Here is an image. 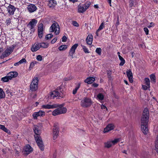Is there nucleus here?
I'll return each instance as SVG.
<instances>
[{
    "instance_id": "4be33fe9",
    "label": "nucleus",
    "mask_w": 158,
    "mask_h": 158,
    "mask_svg": "<svg viewBox=\"0 0 158 158\" xmlns=\"http://www.w3.org/2000/svg\"><path fill=\"white\" fill-rule=\"evenodd\" d=\"M95 81V79L93 77L87 78L85 80V82L88 84H91Z\"/></svg>"
},
{
    "instance_id": "69168bd1",
    "label": "nucleus",
    "mask_w": 158,
    "mask_h": 158,
    "mask_svg": "<svg viewBox=\"0 0 158 158\" xmlns=\"http://www.w3.org/2000/svg\"><path fill=\"white\" fill-rule=\"evenodd\" d=\"M99 31H98V29L96 32V34L97 36H98V32Z\"/></svg>"
},
{
    "instance_id": "a18cd8bd",
    "label": "nucleus",
    "mask_w": 158,
    "mask_h": 158,
    "mask_svg": "<svg viewBox=\"0 0 158 158\" xmlns=\"http://www.w3.org/2000/svg\"><path fill=\"white\" fill-rule=\"evenodd\" d=\"M104 23H102L99 26L98 29V31H100L104 27Z\"/></svg>"
},
{
    "instance_id": "2eb2a0df",
    "label": "nucleus",
    "mask_w": 158,
    "mask_h": 158,
    "mask_svg": "<svg viewBox=\"0 0 158 158\" xmlns=\"http://www.w3.org/2000/svg\"><path fill=\"white\" fill-rule=\"evenodd\" d=\"M40 46L39 43H36L32 46L31 51L32 52H36L40 49Z\"/></svg>"
},
{
    "instance_id": "473e14b6",
    "label": "nucleus",
    "mask_w": 158,
    "mask_h": 158,
    "mask_svg": "<svg viewBox=\"0 0 158 158\" xmlns=\"http://www.w3.org/2000/svg\"><path fill=\"white\" fill-rule=\"evenodd\" d=\"M119 59L121 61V62L119 64V65L120 66H123L125 63V60L123 59V58L121 56H119Z\"/></svg>"
},
{
    "instance_id": "b1692460",
    "label": "nucleus",
    "mask_w": 158,
    "mask_h": 158,
    "mask_svg": "<svg viewBox=\"0 0 158 158\" xmlns=\"http://www.w3.org/2000/svg\"><path fill=\"white\" fill-rule=\"evenodd\" d=\"M104 147L107 148H110L112 145L111 143V141H108L104 143Z\"/></svg>"
},
{
    "instance_id": "1a4fd4ad",
    "label": "nucleus",
    "mask_w": 158,
    "mask_h": 158,
    "mask_svg": "<svg viewBox=\"0 0 158 158\" xmlns=\"http://www.w3.org/2000/svg\"><path fill=\"white\" fill-rule=\"evenodd\" d=\"M78 45V44H75L72 47L69 51V56H71L72 58H74L73 55L74 54L75 52V50Z\"/></svg>"
},
{
    "instance_id": "6ab92c4d",
    "label": "nucleus",
    "mask_w": 158,
    "mask_h": 158,
    "mask_svg": "<svg viewBox=\"0 0 158 158\" xmlns=\"http://www.w3.org/2000/svg\"><path fill=\"white\" fill-rule=\"evenodd\" d=\"M149 118L147 116L142 117L141 119V124L142 127H143V124H148Z\"/></svg>"
},
{
    "instance_id": "49530a36",
    "label": "nucleus",
    "mask_w": 158,
    "mask_h": 158,
    "mask_svg": "<svg viewBox=\"0 0 158 158\" xmlns=\"http://www.w3.org/2000/svg\"><path fill=\"white\" fill-rule=\"evenodd\" d=\"M36 62L35 61H34L31 62L30 64V68H33L35 66V65L36 64Z\"/></svg>"
},
{
    "instance_id": "ddd939ff",
    "label": "nucleus",
    "mask_w": 158,
    "mask_h": 158,
    "mask_svg": "<svg viewBox=\"0 0 158 158\" xmlns=\"http://www.w3.org/2000/svg\"><path fill=\"white\" fill-rule=\"evenodd\" d=\"M27 9L29 12L32 13L36 10L37 8L35 5L31 4L28 5Z\"/></svg>"
},
{
    "instance_id": "bb28decb",
    "label": "nucleus",
    "mask_w": 158,
    "mask_h": 158,
    "mask_svg": "<svg viewBox=\"0 0 158 158\" xmlns=\"http://www.w3.org/2000/svg\"><path fill=\"white\" fill-rule=\"evenodd\" d=\"M147 116L149 118V111L147 109L145 108L143 110V115L142 117Z\"/></svg>"
},
{
    "instance_id": "a878e982",
    "label": "nucleus",
    "mask_w": 158,
    "mask_h": 158,
    "mask_svg": "<svg viewBox=\"0 0 158 158\" xmlns=\"http://www.w3.org/2000/svg\"><path fill=\"white\" fill-rule=\"evenodd\" d=\"M137 2V0H130L129 2V6L130 7L136 5Z\"/></svg>"
},
{
    "instance_id": "680f3d73",
    "label": "nucleus",
    "mask_w": 158,
    "mask_h": 158,
    "mask_svg": "<svg viewBox=\"0 0 158 158\" xmlns=\"http://www.w3.org/2000/svg\"><path fill=\"white\" fill-rule=\"evenodd\" d=\"M19 64H20L19 63H18V62L15 63L14 64V65L15 66H17L19 65Z\"/></svg>"
},
{
    "instance_id": "9d476101",
    "label": "nucleus",
    "mask_w": 158,
    "mask_h": 158,
    "mask_svg": "<svg viewBox=\"0 0 158 158\" xmlns=\"http://www.w3.org/2000/svg\"><path fill=\"white\" fill-rule=\"evenodd\" d=\"M37 23V20L35 19H33L28 23L27 26L31 30H33Z\"/></svg>"
},
{
    "instance_id": "5701e85b",
    "label": "nucleus",
    "mask_w": 158,
    "mask_h": 158,
    "mask_svg": "<svg viewBox=\"0 0 158 158\" xmlns=\"http://www.w3.org/2000/svg\"><path fill=\"white\" fill-rule=\"evenodd\" d=\"M14 47H9L5 50L6 52L7 53V55H9L13 51L14 49Z\"/></svg>"
},
{
    "instance_id": "58836bf2",
    "label": "nucleus",
    "mask_w": 158,
    "mask_h": 158,
    "mask_svg": "<svg viewBox=\"0 0 158 158\" xmlns=\"http://www.w3.org/2000/svg\"><path fill=\"white\" fill-rule=\"evenodd\" d=\"M150 77L151 81H152L154 83L156 82V77L153 74L151 75Z\"/></svg>"
},
{
    "instance_id": "8fccbe9b",
    "label": "nucleus",
    "mask_w": 158,
    "mask_h": 158,
    "mask_svg": "<svg viewBox=\"0 0 158 158\" xmlns=\"http://www.w3.org/2000/svg\"><path fill=\"white\" fill-rule=\"evenodd\" d=\"M72 24L75 27H78L79 25L77 23V22L76 21H73L72 22Z\"/></svg>"
},
{
    "instance_id": "e2e57ef3",
    "label": "nucleus",
    "mask_w": 158,
    "mask_h": 158,
    "mask_svg": "<svg viewBox=\"0 0 158 158\" xmlns=\"http://www.w3.org/2000/svg\"><path fill=\"white\" fill-rule=\"evenodd\" d=\"M70 1L72 2H77V0H69Z\"/></svg>"
},
{
    "instance_id": "f704fd0d",
    "label": "nucleus",
    "mask_w": 158,
    "mask_h": 158,
    "mask_svg": "<svg viewBox=\"0 0 158 158\" xmlns=\"http://www.w3.org/2000/svg\"><path fill=\"white\" fill-rule=\"evenodd\" d=\"M43 31V25L42 23H40L39 24L38 27V31Z\"/></svg>"
},
{
    "instance_id": "f03ea898",
    "label": "nucleus",
    "mask_w": 158,
    "mask_h": 158,
    "mask_svg": "<svg viewBox=\"0 0 158 158\" xmlns=\"http://www.w3.org/2000/svg\"><path fill=\"white\" fill-rule=\"evenodd\" d=\"M42 126L41 124L39 125H35L33 128L34 132L35 134L34 137L35 140L40 148L42 151L44 149V146L42 139L40 135L41 134V129H42Z\"/></svg>"
},
{
    "instance_id": "5fc2aeb1",
    "label": "nucleus",
    "mask_w": 158,
    "mask_h": 158,
    "mask_svg": "<svg viewBox=\"0 0 158 158\" xmlns=\"http://www.w3.org/2000/svg\"><path fill=\"white\" fill-rule=\"evenodd\" d=\"M142 88L144 90H146L148 88V86H147L145 85H143L142 86Z\"/></svg>"
},
{
    "instance_id": "774afa93",
    "label": "nucleus",
    "mask_w": 158,
    "mask_h": 158,
    "mask_svg": "<svg viewBox=\"0 0 158 158\" xmlns=\"http://www.w3.org/2000/svg\"><path fill=\"white\" fill-rule=\"evenodd\" d=\"M94 7L96 8H98V6L97 5H94Z\"/></svg>"
},
{
    "instance_id": "0eeeda50",
    "label": "nucleus",
    "mask_w": 158,
    "mask_h": 158,
    "mask_svg": "<svg viewBox=\"0 0 158 158\" xmlns=\"http://www.w3.org/2000/svg\"><path fill=\"white\" fill-rule=\"evenodd\" d=\"M90 3H85L82 5H79L78 7V11L80 13L84 12L89 7Z\"/></svg>"
},
{
    "instance_id": "aec40b11",
    "label": "nucleus",
    "mask_w": 158,
    "mask_h": 158,
    "mask_svg": "<svg viewBox=\"0 0 158 158\" xmlns=\"http://www.w3.org/2000/svg\"><path fill=\"white\" fill-rule=\"evenodd\" d=\"M143 127H142V124L141 125V130L143 134H147L148 132V124H143Z\"/></svg>"
},
{
    "instance_id": "4468645a",
    "label": "nucleus",
    "mask_w": 158,
    "mask_h": 158,
    "mask_svg": "<svg viewBox=\"0 0 158 158\" xmlns=\"http://www.w3.org/2000/svg\"><path fill=\"white\" fill-rule=\"evenodd\" d=\"M24 150L25 152V153L27 155H28L31 152H32L33 150L31 146L29 145L28 144L27 145L24 147Z\"/></svg>"
},
{
    "instance_id": "13d9d810",
    "label": "nucleus",
    "mask_w": 158,
    "mask_h": 158,
    "mask_svg": "<svg viewBox=\"0 0 158 158\" xmlns=\"http://www.w3.org/2000/svg\"><path fill=\"white\" fill-rule=\"evenodd\" d=\"M150 25H149L148 26V27L149 28L154 26V24L152 22L150 23Z\"/></svg>"
},
{
    "instance_id": "72a5a7b5",
    "label": "nucleus",
    "mask_w": 158,
    "mask_h": 158,
    "mask_svg": "<svg viewBox=\"0 0 158 158\" xmlns=\"http://www.w3.org/2000/svg\"><path fill=\"white\" fill-rule=\"evenodd\" d=\"M145 83L148 86V88H149L150 86V81L149 79L148 78H145L144 79Z\"/></svg>"
},
{
    "instance_id": "603ef678",
    "label": "nucleus",
    "mask_w": 158,
    "mask_h": 158,
    "mask_svg": "<svg viewBox=\"0 0 158 158\" xmlns=\"http://www.w3.org/2000/svg\"><path fill=\"white\" fill-rule=\"evenodd\" d=\"M8 55H7V53L6 52V51H5L2 54V56H1V58H3L7 56Z\"/></svg>"
},
{
    "instance_id": "7ed1b4c3",
    "label": "nucleus",
    "mask_w": 158,
    "mask_h": 158,
    "mask_svg": "<svg viewBox=\"0 0 158 158\" xmlns=\"http://www.w3.org/2000/svg\"><path fill=\"white\" fill-rule=\"evenodd\" d=\"M64 94L62 93H60L57 90H56L50 92L48 95V98L50 99H53L56 97H58L59 98H63Z\"/></svg>"
},
{
    "instance_id": "f8f14e48",
    "label": "nucleus",
    "mask_w": 158,
    "mask_h": 158,
    "mask_svg": "<svg viewBox=\"0 0 158 158\" xmlns=\"http://www.w3.org/2000/svg\"><path fill=\"white\" fill-rule=\"evenodd\" d=\"M115 127L114 125L112 123L109 124L104 129L103 132H108L109 131L113 130Z\"/></svg>"
},
{
    "instance_id": "c85d7f7f",
    "label": "nucleus",
    "mask_w": 158,
    "mask_h": 158,
    "mask_svg": "<svg viewBox=\"0 0 158 158\" xmlns=\"http://www.w3.org/2000/svg\"><path fill=\"white\" fill-rule=\"evenodd\" d=\"M67 48V46L66 45H62L60 46L59 48V49L60 51H64Z\"/></svg>"
},
{
    "instance_id": "79ce46f5",
    "label": "nucleus",
    "mask_w": 158,
    "mask_h": 158,
    "mask_svg": "<svg viewBox=\"0 0 158 158\" xmlns=\"http://www.w3.org/2000/svg\"><path fill=\"white\" fill-rule=\"evenodd\" d=\"M101 49L100 48H97L96 50V52L99 55H101Z\"/></svg>"
},
{
    "instance_id": "bf43d9fd",
    "label": "nucleus",
    "mask_w": 158,
    "mask_h": 158,
    "mask_svg": "<svg viewBox=\"0 0 158 158\" xmlns=\"http://www.w3.org/2000/svg\"><path fill=\"white\" fill-rule=\"evenodd\" d=\"M119 18H118V19H117V21L116 23V24H115V25L116 27L118 26L119 25Z\"/></svg>"
},
{
    "instance_id": "6e6d98bb",
    "label": "nucleus",
    "mask_w": 158,
    "mask_h": 158,
    "mask_svg": "<svg viewBox=\"0 0 158 158\" xmlns=\"http://www.w3.org/2000/svg\"><path fill=\"white\" fill-rule=\"evenodd\" d=\"M67 39V37L65 36H64L62 38V41L63 42H66Z\"/></svg>"
},
{
    "instance_id": "f3484780",
    "label": "nucleus",
    "mask_w": 158,
    "mask_h": 158,
    "mask_svg": "<svg viewBox=\"0 0 158 158\" xmlns=\"http://www.w3.org/2000/svg\"><path fill=\"white\" fill-rule=\"evenodd\" d=\"M7 75L10 80H11L12 78L16 77L18 76V73L15 71H13L8 73Z\"/></svg>"
},
{
    "instance_id": "c756f323",
    "label": "nucleus",
    "mask_w": 158,
    "mask_h": 158,
    "mask_svg": "<svg viewBox=\"0 0 158 158\" xmlns=\"http://www.w3.org/2000/svg\"><path fill=\"white\" fill-rule=\"evenodd\" d=\"M120 140L119 138H116L114 139V140L110 141L112 145H114L119 142Z\"/></svg>"
},
{
    "instance_id": "20e7f679",
    "label": "nucleus",
    "mask_w": 158,
    "mask_h": 158,
    "mask_svg": "<svg viewBox=\"0 0 158 158\" xmlns=\"http://www.w3.org/2000/svg\"><path fill=\"white\" fill-rule=\"evenodd\" d=\"M39 79L37 77H34L31 82L30 89L33 91H35L38 88V83Z\"/></svg>"
},
{
    "instance_id": "cd10ccee",
    "label": "nucleus",
    "mask_w": 158,
    "mask_h": 158,
    "mask_svg": "<svg viewBox=\"0 0 158 158\" xmlns=\"http://www.w3.org/2000/svg\"><path fill=\"white\" fill-rule=\"evenodd\" d=\"M40 46V48H46L48 47V44L46 43H39Z\"/></svg>"
},
{
    "instance_id": "f257e3e1",
    "label": "nucleus",
    "mask_w": 158,
    "mask_h": 158,
    "mask_svg": "<svg viewBox=\"0 0 158 158\" xmlns=\"http://www.w3.org/2000/svg\"><path fill=\"white\" fill-rule=\"evenodd\" d=\"M63 104H47L42 105L41 106L42 108L45 109H51L57 108L54 110L52 113L53 116H55L59 114L65 113L67 111V109L63 107Z\"/></svg>"
},
{
    "instance_id": "6e6552de",
    "label": "nucleus",
    "mask_w": 158,
    "mask_h": 158,
    "mask_svg": "<svg viewBox=\"0 0 158 158\" xmlns=\"http://www.w3.org/2000/svg\"><path fill=\"white\" fill-rule=\"evenodd\" d=\"M59 132L58 126H57L56 124H54L53 128V139H55L57 138Z\"/></svg>"
},
{
    "instance_id": "393cba45",
    "label": "nucleus",
    "mask_w": 158,
    "mask_h": 158,
    "mask_svg": "<svg viewBox=\"0 0 158 158\" xmlns=\"http://www.w3.org/2000/svg\"><path fill=\"white\" fill-rule=\"evenodd\" d=\"M5 96V92L2 88H0V99L4 98Z\"/></svg>"
},
{
    "instance_id": "864d4df0",
    "label": "nucleus",
    "mask_w": 158,
    "mask_h": 158,
    "mask_svg": "<svg viewBox=\"0 0 158 158\" xmlns=\"http://www.w3.org/2000/svg\"><path fill=\"white\" fill-rule=\"evenodd\" d=\"M57 37H56L54 38L51 41V43L52 44H54L55 43L56 41H57Z\"/></svg>"
},
{
    "instance_id": "2f4dec72",
    "label": "nucleus",
    "mask_w": 158,
    "mask_h": 158,
    "mask_svg": "<svg viewBox=\"0 0 158 158\" xmlns=\"http://www.w3.org/2000/svg\"><path fill=\"white\" fill-rule=\"evenodd\" d=\"M0 129L7 133H8L9 131V130L4 125L0 124Z\"/></svg>"
},
{
    "instance_id": "4d7b16f0",
    "label": "nucleus",
    "mask_w": 158,
    "mask_h": 158,
    "mask_svg": "<svg viewBox=\"0 0 158 158\" xmlns=\"http://www.w3.org/2000/svg\"><path fill=\"white\" fill-rule=\"evenodd\" d=\"M101 107L102 109H106V110H107V109L106 107L104 105H102L101 106Z\"/></svg>"
},
{
    "instance_id": "ea45409f",
    "label": "nucleus",
    "mask_w": 158,
    "mask_h": 158,
    "mask_svg": "<svg viewBox=\"0 0 158 158\" xmlns=\"http://www.w3.org/2000/svg\"><path fill=\"white\" fill-rule=\"evenodd\" d=\"M83 50L84 51L85 53H89V52L88 49L86 48V47L84 46L81 45Z\"/></svg>"
},
{
    "instance_id": "c03bdc74",
    "label": "nucleus",
    "mask_w": 158,
    "mask_h": 158,
    "mask_svg": "<svg viewBox=\"0 0 158 158\" xmlns=\"http://www.w3.org/2000/svg\"><path fill=\"white\" fill-rule=\"evenodd\" d=\"M32 116L34 119H36L39 116L37 112L34 113Z\"/></svg>"
},
{
    "instance_id": "a211bd4d",
    "label": "nucleus",
    "mask_w": 158,
    "mask_h": 158,
    "mask_svg": "<svg viewBox=\"0 0 158 158\" xmlns=\"http://www.w3.org/2000/svg\"><path fill=\"white\" fill-rule=\"evenodd\" d=\"M57 5V2L56 0H50L48 4L50 8H53Z\"/></svg>"
},
{
    "instance_id": "052dcab7",
    "label": "nucleus",
    "mask_w": 158,
    "mask_h": 158,
    "mask_svg": "<svg viewBox=\"0 0 158 158\" xmlns=\"http://www.w3.org/2000/svg\"><path fill=\"white\" fill-rule=\"evenodd\" d=\"M98 86V85L96 83H94L93 84V86L95 87H97Z\"/></svg>"
},
{
    "instance_id": "7c9ffc66",
    "label": "nucleus",
    "mask_w": 158,
    "mask_h": 158,
    "mask_svg": "<svg viewBox=\"0 0 158 158\" xmlns=\"http://www.w3.org/2000/svg\"><path fill=\"white\" fill-rule=\"evenodd\" d=\"M104 97V95L102 94L99 93L97 95V98L99 100H103Z\"/></svg>"
},
{
    "instance_id": "423d86ee",
    "label": "nucleus",
    "mask_w": 158,
    "mask_h": 158,
    "mask_svg": "<svg viewBox=\"0 0 158 158\" xmlns=\"http://www.w3.org/2000/svg\"><path fill=\"white\" fill-rule=\"evenodd\" d=\"M50 32H54L56 35L60 33V27L58 24L57 23H53L50 28Z\"/></svg>"
},
{
    "instance_id": "e433bc0d",
    "label": "nucleus",
    "mask_w": 158,
    "mask_h": 158,
    "mask_svg": "<svg viewBox=\"0 0 158 158\" xmlns=\"http://www.w3.org/2000/svg\"><path fill=\"white\" fill-rule=\"evenodd\" d=\"M80 86V83L78 84V85H77V86H76L75 89H74L73 90V94H75L76 93L77 91V90L79 88Z\"/></svg>"
},
{
    "instance_id": "a19ab883",
    "label": "nucleus",
    "mask_w": 158,
    "mask_h": 158,
    "mask_svg": "<svg viewBox=\"0 0 158 158\" xmlns=\"http://www.w3.org/2000/svg\"><path fill=\"white\" fill-rule=\"evenodd\" d=\"M53 37V35L52 34L47 35L45 36V39L48 40L51 39Z\"/></svg>"
},
{
    "instance_id": "09e8293b",
    "label": "nucleus",
    "mask_w": 158,
    "mask_h": 158,
    "mask_svg": "<svg viewBox=\"0 0 158 158\" xmlns=\"http://www.w3.org/2000/svg\"><path fill=\"white\" fill-rule=\"evenodd\" d=\"M36 59L38 61H41L42 59V56L40 55H38L37 56Z\"/></svg>"
},
{
    "instance_id": "0e129e2a",
    "label": "nucleus",
    "mask_w": 158,
    "mask_h": 158,
    "mask_svg": "<svg viewBox=\"0 0 158 158\" xmlns=\"http://www.w3.org/2000/svg\"><path fill=\"white\" fill-rule=\"evenodd\" d=\"M39 37L40 38H41L42 36H43V34H39Z\"/></svg>"
},
{
    "instance_id": "412c9836",
    "label": "nucleus",
    "mask_w": 158,
    "mask_h": 158,
    "mask_svg": "<svg viewBox=\"0 0 158 158\" xmlns=\"http://www.w3.org/2000/svg\"><path fill=\"white\" fill-rule=\"evenodd\" d=\"M93 36L91 35H89L86 38V42L88 45H91L92 43Z\"/></svg>"
},
{
    "instance_id": "c9c22d12",
    "label": "nucleus",
    "mask_w": 158,
    "mask_h": 158,
    "mask_svg": "<svg viewBox=\"0 0 158 158\" xmlns=\"http://www.w3.org/2000/svg\"><path fill=\"white\" fill-rule=\"evenodd\" d=\"M10 80L9 77H8L7 75L6 76L4 77L1 78V80L4 82H6Z\"/></svg>"
},
{
    "instance_id": "39448f33",
    "label": "nucleus",
    "mask_w": 158,
    "mask_h": 158,
    "mask_svg": "<svg viewBox=\"0 0 158 158\" xmlns=\"http://www.w3.org/2000/svg\"><path fill=\"white\" fill-rule=\"evenodd\" d=\"M92 103L91 99L88 98H84L81 101V106L85 108L91 106Z\"/></svg>"
},
{
    "instance_id": "3c124183",
    "label": "nucleus",
    "mask_w": 158,
    "mask_h": 158,
    "mask_svg": "<svg viewBox=\"0 0 158 158\" xmlns=\"http://www.w3.org/2000/svg\"><path fill=\"white\" fill-rule=\"evenodd\" d=\"M146 35L148 34L149 30L147 27H144L143 29Z\"/></svg>"
},
{
    "instance_id": "9b49d317",
    "label": "nucleus",
    "mask_w": 158,
    "mask_h": 158,
    "mask_svg": "<svg viewBox=\"0 0 158 158\" xmlns=\"http://www.w3.org/2000/svg\"><path fill=\"white\" fill-rule=\"evenodd\" d=\"M7 10L10 15H13L15 10V7L12 5L10 4L7 7Z\"/></svg>"
},
{
    "instance_id": "37998d69",
    "label": "nucleus",
    "mask_w": 158,
    "mask_h": 158,
    "mask_svg": "<svg viewBox=\"0 0 158 158\" xmlns=\"http://www.w3.org/2000/svg\"><path fill=\"white\" fill-rule=\"evenodd\" d=\"M11 19L10 18L7 19L6 21V23L7 25L8 26L10 25L11 22Z\"/></svg>"
},
{
    "instance_id": "dca6fc26",
    "label": "nucleus",
    "mask_w": 158,
    "mask_h": 158,
    "mask_svg": "<svg viewBox=\"0 0 158 158\" xmlns=\"http://www.w3.org/2000/svg\"><path fill=\"white\" fill-rule=\"evenodd\" d=\"M126 73L129 81L130 83H132L133 81V80L132 79L133 74L131 70V69L127 70Z\"/></svg>"
},
{
    "instance_id": "338daca9",
    "label": "nucleus",
    "mask_w": 158,
    "mask_h": 158,
    "mask_svg": "<svg viewBox=\"0 0 158 158\" xmlns=\"http://www.w3.org/2000/svg\"><path fill=\"white\" fill-rule=\"evenodd\" d=\"M122 152L124 153H125V154H127V151L126 150H123V151Z\"/></svg>"
},
{
    "instance_id": "de8ad7c7",
    "label": "nucleus",
    "mask_w": 158,
    "mask_h": 158,
    "mask_svg": "<svg viewBox=\"0 0 158 158\" xmlns=\"http://www.w3.org/2000/svg\"><path fill=\"white\" fill-rule=\"evenodd\" d=\"M26 60L25 58H23L20 61H19L18 63H19L20 64H23L24 63H26Z\"/></svg>"
},
{
    "instance_id": "4c0bfd02",
    "label": "nucleus",
    "mask_w": 158,
    "mask_h": 158,
    "mask_svg": "<svg viewBox=\"0 0 158 158\" xmlns=\"http://www.w3.org/2000/svg\"><path fill=\"white\" fill-rule=\"evenodd\" d=\"M37 112L39 116H43L45 115V112L42 110H40Z\"/></svg>"
}]
</instances>
